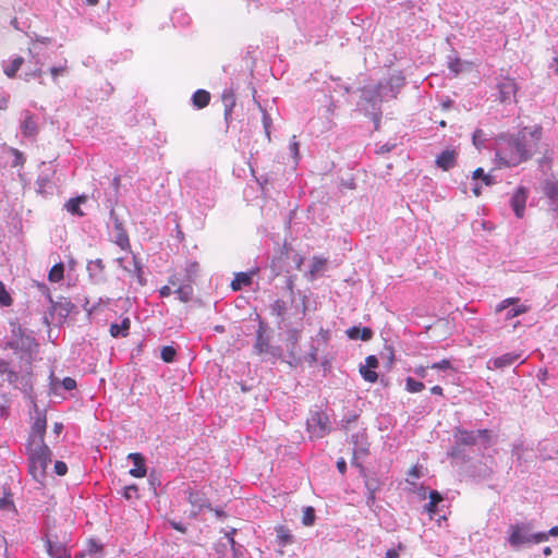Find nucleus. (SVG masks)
Here are the masks:
<instances>
[{
	"label": "nucleus",
	"instance_id": "26",
	"mask_svg": "<svg viewBox=\"0 0 558 558\" xmlns=\"http://www.w3.org/2000/svg\"><path fill=\"white\" fill-rule=\"evenodd\" d=\"M175 293L181 302L186 303L191 301L193 296V287L190 283L182 284L175 290Z\"/></svg>",
	"mask_w": 558,
	"mask_h": 558
},
{
	"label": "nucleus",
	"instance_id": "23",
	"mask_svg": "<svg viewBox=\"0 0 558 558\" xmlns=\"http://www.w3.org/2000/svg\"><path fill=\"white\" fill-rule=\"evenodd\" d=\"M64 277V265L62 263H57L51 267L48 272V280L50 282H60Z\"/></svg>",
	"mask_w": 558,
	"mask_h": 558
},
{
	"label": "nucleus",
	"instance_id": "11",
	"mask_svg": "<svg viewBox=\"0 0 558 558\" xmlns=\"http://www.w3.org/2000/svg\"><path fill=\"white\" fill-rule=\"evenodd\" d=\"M132 460L134 468L130 470V474L134 477L142 478L146 475L145 459L141 453L133 452L128 456Z\"/></svg>",
	"mask_w": 558,
	"mask_h": 558
},
{
	"label": "nucleus",
	"instance_id": "58",
	"mask_svg": "<svg viewBox=\"0 0 558 558\" xmlns=\"http://www.w3.org/2000/svg\"><path fill=\"white\" fill-rule=\"evenodd\" d=\"M460 66H461V63H460V60H456L454 62H451L450 65H449V69L454 72V73H459L460 71Z\"/></svg>",
	"mask_w": 558,
	"mask_h": 558
},
{
	"label": "nucleus",
	"instance_id": "43",
	"mask_svg": "<svg viewBox=\"0 0 558 558\" xmlns=\"http://www.w3.org/2000/svg\"><path fill=\"white\" fill-rule=\"evenodd\" d=\"M54 472L59 476H63L68 472V466L63 461H56L54 463Z\"/></svg>",
	"mask_w": 558,
	"mask_h": 558
},
{
	"label": "nucleus",
	"instance_id": "19",
	"mask_svg": "<svg viewBox=\"0 0 558 558\" xmlns=\"http://www.w3.org/2000/svg\"><path fill=\"white\" fill-rule=\"evenodd\" d=\"M131 323L129 318H124L120 324H111L110 326V335L114 338L117 337H125L129 333Z\"/></svg>",
	"mask_w": 558,
	"mask_h": 558
},
{
	"label": "nucleus",
	"instance_id": "17",
	"mask_svg": "<svg viewBox=\"0 0 558 558\" xmlns=\"http://www.w3.org/2000/svg\"><path fill=\"white\" fill-rule=\"evenodd\" d=\"M47 550L52 558H70V554H68L66 548L62 544L48 541Z\"/></svg>",
	"mask_w": 558,
	"mask_h": 558
},
{
	"label": "nucleus",
	"instance_id": "52",
	"mask_svg": "<svg viewBox=\"0 0 558 558\" xmlns=\"http://www.w3.org/2000/svg\"><path fill=\"white\" fill-rule=\"evenodd\" d=\"M337 469L338 471L341 473V474H344L345 471H347V463L344 461L343 458H340L338 461H337Z\"/></svg>",
	"mask_w": 558,
	"mask_h": 558
},
{
	"label": "nucleus",
	"instance_id": "39",
	"mask_svg": "<svg viewBox=\"0 0 558 558\" xmlns=\"http://www.w3.org/2000/svg\"><path fill=\"white\" fill-rule=\"evenodd\" d=\"M361 444L357 446V448L354 450V456L359 452L361 454H367L368 452V444L366 441V435L364 433L361 434Z\"/></svg>",
	"mask_w": 558,
	"mask_h": 558
},
{
	"label": "nucleus",
	"instance_id": "20",
	"mask_svg": "<svg viewBox=\"0 0 558 558\" xmlns=\"http://www.w3.org/2000/svg\"><path fill=\"white\" fill-rule=\"evenodd\" d=\"M440 501H442V496L437 490H432L429 493V502L424 507L430 519L435 515L436 507Z\"/></svg>",
	"mask_w": 558,
	"mask_h": 558
},
{
	"label": "nucleus",
	"instance_id": "45",
	"mask_svg": "<svg viewBox=\"0 0 558 558\" xmlns=\"http://www.w3.org/2000/svg\"><path fill=\"white\" fill-rule=\"evenodd\" d=\"M62 386L65 390H73L76 387V381L72 377H65L62 380Z\"/></svg>",
	"mask_w": 558,
	"mask_h": 558
},
{
	"label": "nucleus",
	"instance_id": "61",
	"mask_svg": "<svg viewBox=\"0 0 558 558\" xmlns=\"http://www.w3.org/2000/svg\"><path fill=\"white\" fill-rule=\"evenodd\" d=\"M386 558H399V554L395 549H388L386 551Z\"/></svg>",
	"mask_w": 558,
	"mask_h": 558
},
{
	"label": "nucleus",
	"instance_id": "40",
	"mask_svg": "<svg viewBox=\"0 0 558 558\" xmlns=\"http://www.w3.org/2000/svg\"><path fill=\"white\" fill-rule=\"evenodd\" d=\"M546 541H548V534L546 532L531 534V543L533 544H539Z\"/></svg>",
	"mask_w": 558,
	"mask_h": 558
},
{
	"label": "nucleus",
	"instance_id": "28",
	"mask_svg": "<svg viewBox=\"0 0 558 558\" xmlns=\"http://www.w3.org/2000/svg\"><path fill=\"white\" fill-rule=\"evenodd\" d=\"M24 63V59L22 57H16L13 59L11 64L4 69V73L9 77H14L17 71L21 69V66Z\"/></svg>",
	"mask_w": 558,
	"mask_h": 558
},
{
	"label": "nucleus",
	"instance_id": "63",
	"mask_svg": "<svg viewBox=\"0 0 558 558\" xmlns=\"http://www.w3.org/2000/svg\"><path fill=\"white\" fill-rule=\"evenodd\" d=\"M547 534H548V537H549V536H555V537H556V536H558V526H554V527H551V529L547 532Z\"/></svg>",
	"mask_w": 558,
	"mask_h": 558
},
{
	"label": "nucleus",
	"instance_id": "35",
	"mask_svg": "<svg viewBox=\"0 0 558 558\" xmlns=\"http://www.w3.org/2000/svg\"><path fill=\"white\" fill-rule=\"evenodd\" d=\"M22 129L23 133L29 136L35 135L37 131L36 123L33 121L32 118H26L24 120Z\"/></svg>",
	"mask_w": 558,
	"mask_h": 558
},
{
	"label": "nucleus",
	"instance_id": "21",
	"mask_svg": "<svg viewBox=\"0 0 558 558\" xmlns=\"http://www.w3.org/2000/svg\"><path fill=\"white\" fill-rule=\"evenodd\" d=\"M252 283V277L246 272H239L235 275L234 279L231 281V289L233 291H239L243 287H247Z\"/></svg>",
	"mask_w": 558,
	"mask_h": 558
},
{
	"label": "nucleus",
	"instance_id": "16",
	"mask_svg": "<svg viewBox=\"0 0 558 558\" xmlns=\"http://www.w3.org/2000/svg\"><path fill=\"white\" fill-rule=\"evenodd\" d=\"M521 357L520 354L515 353H506L501 356H498L492 361L495 368H502L506 366H510L515 363Z\"/></svg>",
	"mask_w": 558,
	"mask_h": 558
},
{
	"label": "nucleus",
	"instance_id": "41",
	"mask_svg": "<svg viewBox=\"0 0 558 558\" xmlns=\"http://www.w3.org/2000/svg\"><path fill=\"white\" fill-rule=\"evenodd\" d=\"M87 550L90 555L102 551V545L98 542L90 539L87 544Z\"/></svg>",
	"mask_w": 558,
	"mask_h": 558
},
{
	"label": "nucleus",
	"instance_id": "27",
	"mask_svg": "<svg viewBox=\"0 0 558 558\" xmlns=\"http://www.w3.org/2000/svg\"><path fill=\"white\" fill-rule=\"evenodd\" d=\"M472 178L474 180H478L481 179L482 182L487 185V186H490L495 183V180L494 178L489 174V173H485L483 168H476L474 171H473V174H472Z\"/></svg>",
	"mask_w": 558,
	"mask_h": 558
},
{
	"label": "nucleus",
	"instance_id": "42",
	"mask_svg": "<svg viewBox=\"0 0 558 558\" xmlns=\"http://www.w3.org/2000/svg\"><path fill=\"white\" fill-rule=\"evenodd\" d=\"M429 367L433 368V369L446 371V369L451 367V364H450L449 360L444 359V360H441L439 362H436V363L432 364Z\"/></svg>",
	"mask_w": 558,
	"mask_h": 558
},
{
	"label": "nucleus",
	"instance_id": "38",
	"mask_svg": "<svg viewBox=\"0 0 558 558\" xmlns=\"http://www.w3.org/2000/svg\"><path fill=\"white\" fill-rule=\"evenodd\" d=\"M12 303L10 294L7 292L4 284L0 281V304L9 306Z\"/></svg>",
	"mask_w": 558,
	"mask_h": 558
},
{
	"label": "nucleus",
	"instance_id": "14",
	"mask_svg": "<svg viewBox=\"0 0 558 558\" xmlns=\"http://www.w3.org/2000/svg\"><path fill=\"white\" fill-rule=\"evenodd\" d=\"M345 333L350 339H353V340L362 339L363 341H368L373 337V331L368 327L360 328V327L354 326V327L349 328L345 331Z\"/></svg>",
	"mask_w": 558,
	"mask_h": 558
},
{
	"label": "nucleus",
	"instance_id": "64",
	"mask_svg": "<svg viewBox=\"0 0 558 558\" xmlns=\"http://www.w3.org/2000/svg\"><path fill=\"white\" fill-rule=\"evenodd\" d=\"M172 526H173L177 531H180V532H182V533H184V532H185V529H184L181 524H179V523L173 522V523H172Z\"/></svg>",
	"mask_w": 558,
	"mask_h": 558
},
{
	"label": "nucleus",
	"instance_id": "48",
	"mask_svg": "<svg viewBox=\"0 0 558 558\" xmlns=\"http://www.w3.org/2000/svg\"><path fill=\"white\" fill-rule=\"evenodd\" d=\"M39 291L48 299L49 302H52V296L49 288L45 283L37 284Z\"/></svg>",
	"mask_w": 558,
	"mask_h": 558
},
{
	"label": "nucleus",
	"instance_id": "5",
	"mask_svg": "<svg viewBox=\"0 0 558 558\" xmlns=\"http://www.w3.org/2000/svg\"><path fill=\"white\" fill-rule=\"evenodd\" d=\"M499 92V100L501 102H508L515 98L518 92V85L511 77H504L497 85Z\"/></svg>",
	"mask_w": 558,
	"mask_h": 558
},
{
	"label": "nucleus",
	"instance_id": "50",
	"mask_svg": "<svg viewBox=\"0 0 558 558\" xmlns=\"http://www.w3.org/2000/svg\"><path fill=\"white\" fill-rule=\"evenodd\" d=\"M318 336L322 338V340L327 343L330 339L329 330L320 328L318 331Z\"/></svg>",
	"mask_w": 558,
	"mask_h": 558
},
{
	"label": "nucleus",
	"instance_id": "55",
	"mask_svg": "<svg viewBox=\"0 0 558 558\" xmlns=\"http://www.w3.org/2000/svg\"><path fill=\"white\" fill-rule=\"evenodd\" d=\"M409 475L414 478L421 477L422 474L420 468L417 465L412 466L409 472Z\"/></svg>",
	"mask_w": 558,
	"mask_h": 558
},
{
	"label": "nucleus",
	"instance_id": "46",
	"mask_svg": "<svg viewBox=\"0 0 558 558\" xmlns=\"http://www.w3.org/2000/svg\"><path fill=\"white\" fill-rule=\"evenodd\" d=\"M66 71V65H62V66H52L50 69V73L52 75V77L56 80L59 75H62L64 74Z\"/></svg>",
	"mask_w": 558,
	"mask_h": 558
},
{
	"label": "nucleus",
	"instance_id": "47",
	"mask_svg": "<svg viewBox=\"0 0 558 558\" xmlns=\"http://www.w3.org/2000/svg\"><path fill=\"white\" fill-rule=\"evenodd\" d=\"M475 434L476 438L481 437L487 444L490 441V432L488 429H478Z\"/></svg>",
	"mask_w": 558,
	"mask_h": 558
},
{
	"label": "nucleus",
	"instance_id": "37",
	"mask_svg": "<svg viewBox=\"0 0 558 558\" xmlns=\"http://www.w3.org/2000/svg\"><path fill=\"white\" fill-rule=\"evenodd\" d=\"M286 302L282 300H277L271 305L272 314H276L277 316H282L286 313Z\"/></svg>",
	"mask_w": 558,
	"mask_h": 558
},
{
	"label": "nucleus",
	"instance_id": "13",
	"mask_svg": "<svg viewBox=\"0 0 558 558\" xmlns=\"http://www.w3.org/2000/svg\"><path fill=\"white\" fill-rule=\"evenodd\" d=\"M543 192L549 199L553 209L558 210V181H546L543 186Z\"/></svg>",
	"mask_w": 558,
	"mask_h": 558
},
{
	"label": "nucleus",
	"instance_id": "53",
	"mask_svg": "<svg viewBox=\"0 0 558 558\" xmlns=\"http://www.w3.org/2000/svg\"><path fill=\"white\" fill-rule=\"evenodd\" d=\"M172 293L170 286H163L159 289L161 298H168Z\"/></svg>",
	"mask_w": 558,
	"mask_h": 558
},
{
	"label": "nucleus",
	"instance_id": "10",
	"mask_svg": "<svg viewBox=\"0 0 558 558\" xmlns=\"http://www.w3.org/2000/svg\"><path fill=\"white\" fill-rule=\"evenodd\" d=\"M132 262H133V268H130L124 264V257L117 258V263L119 264V266L121 268H123L125 271H128L130 275L136 277L138 280V283L143 286L145 283V279L143 277L142 265H141L140 260L136 258V256H134V255L132 256Z\"/></svg>",
	"mask_w": 558,
	"mask_h": 558
},
{
	"label": "nucleus",
	"instance_id": "6",
	"mask_svg": "<svg viewBox=\"0 0 558 558\" xmlns=\"http://www.w3.org/2000/svg\"><path fill=\"white\" fill-rule=\"evenodd\" d=\"M527 201V190L524 186H519L511 197V207L517 218H523Z\"/></svg>",
	"mask_w": 558,
	"mask_h": 558
},
{
	"label": "nucleus",
	"instance_id": "25",
	"mask_svg": "<svg viewBox=\"0 0 558 558\" xmlns=\"http://www.w3.org/2000/svg\"><path fill=\"white\" fill-rule=\"evenodd\" d=\"M276 532L278 542L281 546H287L288 544L292 543L293 537L289 529L284 527L283 525H279L276 527Z\"/></svg>",
	"mask_w": 558,
	"mask_h": 558
},
{
	"label": "nucleus",
	"instance_id": "62",
	"mask_svg": "<svg viewBox=\"0 0 558 558\" xmlns=\"http://www.w3.org/2000/svg\"><path fill=\"white\" fill-rule=\"evenodd\" d=\"M291 150L294 154V156L298 157V155H299V144L296 142H293L291 144Z\"/></svg>",
	"mask_w": 558,
	"mask_h": 558
},
{
	"label": "nucleus",
	"instance_id": "4",
	"mask_svg": "<svg viewBox=\"0 0 558 558\" xmlns=\"http://www.w3.org/2000/svg\"><path fill=\"white\" fill-rule=\"evenodd\" d=\"M312 436L323 438L329 433V418L323 412H315L307 421Z\"/></svg>",
	"mask_w": 558,
	"mask_h": 558
},
{
	"label": "nucleus",
	"instance_id": "44",
	"mask_svg": "<svg viewBox=\"0 0 558 558\" xmlns=\"http://www.w3.org/2000/svg\"><path fill=\"white\" fill-rule=\"evenodd\" d=\"M189 501L199 509L204 506L203 500L198 498V494L194 492L189 493Z\"/></svg>",
	"mask_w": 558,
	"mask_h": 558
},
{
	"label": "nucleus",
	"instance_id": "51",
	"mask_svg": "<svg viewBox=\"0 0 558 558\" xmlns=\"http://www.w3.org/2000/svg\"><path fill=\"white\" fill-rule=\"evenodd\" d=\"M427 368L428 366H418L414 369V373L421 377V378H425L426 375H427Z\"/></svg>",
	"mask_w": 558,
	"mask_h": 558
},
{
	"label": "nucleus",
	"instance_id": "18",
	"mask_svg": "<svg viewBox=\"0 0 558 558\" xmlns=\"http://www.w3.org/2000/svg\"><path fill=\"white\" fill-rule=\"evenodd\" d=\"M193 105L198 108L203 109L209 105L210 101V94L205 89H197L192 97Z\"/></svg>",
	"mask_w": 558,
	"mask_h": 558
},
{
	"label": "nucleus",
	"instance_id": "12",
	"mask_svg": "<svg viewBox=\"0 0 558 558\" xmlns=\"http://www.w3.org/2000/svg\"><path fill=\"white\" fill-rule=\"evenodd\" d=\"M457 153L453 149L444 150L436 159L437 167L447 171L456 166Z\"/></svg>",
	"mask_w": 558,
	"mask_h": 558
},
{
	"label": "nucleus",
	"instance_id": "56",
	"mask_svg": "<svg viewBox=\"0 0 558 558\" xmlns=\"http://www.w3.org/2000/svg\"><path fill=\"white\" fill-rule=\"evenodd\" d=\"M11 506H13V504L9 498H7V497L0 498V509H8Z\"/></svg>",
	"mask_w": 558,
	"mask_h": 558
},
{
	"label": "nucleus",
	"instance_id": "9",
	"mask_svg": "<svg viewBox=\"0 0 558 558\" xmlns=\"http://www.w3.org/2000/svg\"><path fill=\"white\" fill-rule=\"evenodd\" d=\"M254 350L257 354L266 353L269 350V337L266 333V327L263 322L259 323L258 329L256 331Z\"/></svg>",
	"mask_w": 558,
	"mask_h": 558
},
{
	"label": "nucleus",
	"instance_id": "31",
	"mask_svg": "<svg viewBox=\"0 0 558 558\" xmlns=\"http://www.w3.org/2000/svg\"><path fill=\"white\" fill-rule=\"evenodd\" d=\"M223 100L226 102V109H225V116L226 120H228L231 117L232 108L235 105L234 95L232 92L223 95Z\"/></svg>",
	"mask_w": 558,
	"mask_h": 558
},
{
	"label": "nucleus",
	"instance_id": "34",
	"mask_svg": "<svg viewBox=\"0 0 558 558\" xmlns=\"http://www.w3.org/2000/svg\"><path fill=\"white\" fill-rule=\"evenodd\" d=\"M529 310H530V307L527 305H524V304L517 305L515 307L509 310L506 313V319H512L513 317H517L521 314L529 312Z\"/></svg>",
	"mask_w": 558,
	"mask_h": 558
},
{
	"label": "nucleus",
	"instance_id": "32",
	"mask_svg": "<svg viewBox=\"0 0 558 558\" xmlns=\"http://www.w3.org/2000/svg\"><path fill=\"white\" fill-rule=\"evenodd\" d=\"M327 264V259L319 256H314L312 259V267H311V274L315 275L322 270H324L325 266Z\"/></svg>",
	"mask_w": 558,
	"mask_h": 558
},
{
	"label": "nucleus",
	"instance_id": "54",
	"mask_svg": "<svg viewBox=\"0 0 558 558\" xmlns=\"http://www.w3.org/2000/svg\"><path fill=\"white\" fill-rule=\"evenodd\" d=\"M510 306V300H502L497 306H496V312L499 313V312H502L504 310H506L507 307Z\"/></svg>",
	"mask_w": 558,
	"mask_h": 558
},
{
	"label": "nucleus",
	"instance_id": "29",
	"mask_svg": "<svg viewBox=\"0 0 558 558\" xmlns=\"http://www.w3.org/2000/svg\"><path fill=\"white\" fill-rule=\"evenodd\" d=\"M405 389L411 393L421 392L425 389V385L422 381H417L412 377L405 379Z\"/></svg>",
	"mask_w": 558,
	"mask_h": 558
},
{
	"label": "nucleus",
	"instance_id": "60",
	"mask_svg": "<svg viewBox=\"0 0 558 558\" xmlns=\"http://www.w3.org/2000/svg\"><path fill=\"white\" fill-rule=\"evenodd\" d=\"M483 136V131L482 130H476L474 133H473V143L477 146V140H480V137Z\"/></svg>",
	"mask_w": 558,
	"mask_h": 558
},
{
	"label": "nucleus",
	"instance_id": "36",
	"mask_svg": "<svg viewBox=\"0 0 558 558\" xmlns=\"http://www.w3.org/2000/svg\"><path fill=\"white\" fill-rule=\"evenodd\" d=\"M365 486H366V488L368 490V501L374 502V500H375V492L378 488L377 482L375 480L367 478L365 481Z\"/></svg>",
	"mask_w": 558,
	"mask_h": 558
},
{
	"label": "nucleus",
	"instance_id": "15",
	"mask_svg": "<svg viewBox=\"0 0 558 558\" xmlns=\"http://www.w3.org/2000/svg\"><path fill=\"white\" fill-rule=\"evenodd\" d=\"M454 437L459 444L465 446H474L477 441L475 432H469L460 428L454 432Z\"/></svg>",
	"mask_w": 558,
	"mask_h": 558
},
{
	"label": "nucleus",
	"instance_id": "2",
	"mask_svg": "<svg viewBox=\"0 0 558 558\" xmlns=\"http://www.w3.org/2000/svg\"><path fill=\"white\" fill-rule=\"evenodd\" d=\"M29 474L39 483L46 477V470L51 462V451L46 444H27Z\"/></svg>",
	"mask_w": 558,
	"mask_h": 558
},
{
	"label": "nucleus",
	"instance_id": "30",
	"mask_svg": "<svg viewBox=\"0 0 558 558\" xmlns=\"http://www.w3.org/2000/svg\"><path fill=\"white\" fill-rule=\"evenodd\" d=\"M177 355V351L171 345H165L161 348L160 356L163 362L171 363L174 361V357Z\"/></svg>",
	"mask_w": 558,
	"mask_h": 558
},
{
	"label": "nucleus",
	"instance_id": "49",
	"mask_svg": "<svg viewBox=\"0 0 558 558\" xmlns=\"http://www.w3.org/2000/svg\"><path fill=\"white\" fill-rule=\"evenodd\" d=\"M263 122H264V128H265V131H266V135L269 137V135H270L269 128H270L271 120H270V118L268 117V114L266 112H264Z\"/></svg>",
	"mask_w": 558,
	"mask_h": 558
},
{
	"label": "nucleus",
	"instance_id": "24",
	"mask_svg": "<svg viewBox=\"0 0 558 558\" xmlns=\"http://www.w3.org/2000/svg\"><path fill=\"white\" fill-rule=\"evenodd\" d=\"M117 233H116V239H114V243L121 247V250H130L131 245H130V240H129V235L128 233L125 232V230L121 227H117Z\"/></svg>",
	"mask_w": 558,
	"mask_h": 558
},
{
	"label": "nucleus",
	"instance_id": "7",
	"mask_svg": "<svg viewBox=\"0 0 558 558\" xmlns=\"http://www.w3.org/2000/svg\"><path fill=\"white\" fill-rule=\"evenodd\" d=\"M47 427V421L45 415H38L33 425L32 430L28 439V444H45L44 442V436L46 433Z\"/></svg>",
	"mask_w": 558,
	"mask_h": 558
},
{
	"label": "nucleus",
	"instance_id": "22",
	"mask_svg": "<svg viewBox=\"0 0 558 558\" xmlns=\"http://www.w3.org/2000/svg\"><path fill=\"white\" fill-rule=\"evenodd\" d=\"M86 202V196H78L74 198H70L65 204V208L73 215L83 216V211L81 210L80 205Z\"/></svg>",
	"mask_w": 558,
	"mask_h": 558
},
{
	"label": "nucleus",
	"instance_id": "33",
	"mask_svg": "<svg viewBox=\"0 0 558 558\" xmlns=\"http://www.w3.org/2000/svg\"><path fill=\"white\" fill-rule=\"evenodd\" d=\"M314 521H315V510H314V508L313 507H306L303 510L302 523L305 526H311V525L314 524Z\"/></svg>",
	"mask_w": 558,
	"mask_h": 558
},
{
	"label": "nucleus",
	"instance_id": "1",
	"mask_svg": "<svg viewBox=\"0 0 558 558\" xmlns=\"http://www.w3.org/2000/svg\"><path fill=\"white\" fill-rule=\"evenodd\" d=\"M542 128H524L514 135H500L496 142V157L504 167H515L529 160L537 150Z\"/></svg>",
	"mask_w": 558,
	"mask_h": 558
},
{
	"label": "nucleus",
	"instance_id": "59",
	"mask_svg": "<svg viewBox=\"0 0 558 558\" xmlns=\"http://www.w3.org/2000/svg\"><path fill=\"white\" fill-rule=\"evenodd\" d=\"M430 392L433 395L442 396L444 395V389L440 386H434V387L430 388Z\"/></svg>",
	"mask_w": 558,
	"mask_h": 558
},
{
	"label": "nucleus",
	"instance_id": "3",
	"mask_svg": "<svg viewBox=\"0 0 558 558\" xmlns=\"http://www.w3.org/2000/svg\"><path fill=\"white\" fill-rule=\"evenodd\" d=\"M530 523L512 524L509 527L508 542L513 548L531 544Z\"/></svg>",
	"mask_w": 558,
	"mask_h": 558
},
{
	"label": "nucleus",
	"instance_id": "8",
	"mask_svg": "<svg viewBox=\"0 0 558 558\" xmlns=\"http://www.w3.org/2000/svg\"><path fill=\"white\" fill-rule=\"evenodd\" d=\"M378 359L375 355H368L365 359V365L360 366V374L364 380L372 384L377 381L378 374L375 369L378 367Z\"/></svg>",
	"mask_w": 558,
	"mask_h": 558
},
{
	"label": "nucleus",
	"instance_id": "57",
	"mask_svg": "<svg viewBox=\"0 0 558 558\" xmlns=\"http://www.w3.org/2000/svg\"><path fill=\"white\" fill-rule=\"evenodd\" d=\"M43 76V71L41 69H35L34 71H32L31 73H27L26 74V80H29V77H41Z\"/></svg>",
	"mask_w": 558,
	"mask_h": 558
}]
</instances>
